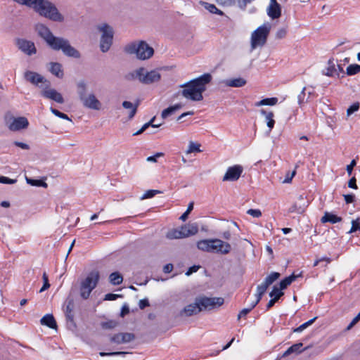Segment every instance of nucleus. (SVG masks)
<instances>
[{
    "mask_svg": "<svg viewBox=\"0 0 360 360\" xmlns=\"http://www.w3.org/2000/svg\"><path fill=\"white\" fill-rule=\"evenodd\" d=\"M34 30L38 36L46 42L51 49L56 51H61L68 57L80 58L81 54L79 51L70 44L68 39L56 37L49 27L44 24L37 23L34 27Z\"/></svg>",
    "mask_w": 360,
    "mask_h": 360,
    "instance_id": "f257e3e1",
    "label": "nucleus"
},
{
    "mask_svg": "<svg viewBox=\"0 0 360 360\" xmlns=\"http://www.w3.org/2000/svg\"><path fill=\"white\" fill-rule=\"evenodd\" d=\"M15 3L32 8L40 16L53 22H63L64 15L60 13L56 6L49 0H12Z\"/></svg>",
    "mask_w": 360,
    "mask_h": 360,
    "instance_id": "f03ea898",
    "label": "nucleus"
},
{
    "mask_svg": "<svg viewBox=\"0 0 360 360\" xmlns=\"http://www.w3.org/2000/svg\"><path fill=\"white\" fill-rule=\"evenodd\" d=\"M212 75L205 73L200 77L192 79L182 85L181 95L193 101H200L203 99L202 93L206 90V85L212 80Z\"/></svg>",
    "mask_w": 360,
    "mask_h": 360,
    "instance_id": "7ed1b4c3",
    "label": "nucleus"
},
{
    "mask_svg": "<svg viewBox=\"0 0 360 360\" xmlns=\"http://www.w3.org/2000/svg\"><path fill=\"white\" fill-rule=\"evenodd\" d=\"M124 51L129 55H136L139 60H147L151 58L154 53L153 49L145 41H134L127 44Z\"/></svg>",
    "mask_w": 360,
    "mask_h": 360,
    "instance_id": "20e7f679",
    "label": "nucleus"
},
{
    "mask_svg": "<svg viewBox=\"0 0 360 360\" xmlns=\"http://www.w3.org/2000/svg\"><path fill=\"white\" fill-rule=\"evenodd\" d=\"M161 75L157 70L147 72L144 68H139L134 72L126 75V79L131 80L138 79L139 81L144 84H150L160 81Z\"/></svg>",
    "mask_w": 360,
    "mask_h": 360,
    "instance_id": "39448f33",
    "label": "nucleus"
},
{
    "mask_svg": "<svg viewBox=\"0 0 360 360\" xmlns=\"http://www.w3.org/2000/svg\"><path fill=\"white\" fill-rule=\"evenodd\" d=\"M271 30L269 24H264L257 28L251 34V49L263 46L266 43Z\"/></svg>",
    "mask_w": 360,
    "mask_h": 360,
    "instance_id": "423d86ee",
    "label": "nucleus"
},
{
    "mask_svg": "<svg viewBox=\"0 0 360 360\" xmlns=\"http://www.w3.org/2000/svg\"><path fill=\"white\" fill-rule=\"evenodd\" d=\"M198 232V225L197 223L187 224L181 226L179 229L170 230L167 233L168 239L184 238L191 236L195 235Z\"/></svg>",
    "mask_w": 360,
    "mask_h": 360,
    "instance_id": "0eeeda50",
    "label": "nucleus"
},
{
    "mask_svg": "<svg viewBox=\"0 0 360 360\" xmlns=\"http://www.w3.org/2000/svg\"><path fill=\"white\" fill-rule=\"evenodd\" d=\"M5 124L11 131H17L27 129L29 126L28 120L25 117H15L10 112L4 116Z\"/></svg>",
    "mask_w": 360,
    "mask_h": 360,
    "instance_id": "6e6552de",
    "label": "nucleus"
},
{
    "mask_svg": "<svg viewBox=\"0 0 360 360\" xmlns=\"http://www.w3.org/2000/svg\"><path fill=\"white\" fill-rule=\"evenodd\" d=\"M98 30L102 33L100 40V49L103 53H105L110 49L112 44L113 30L108 24L99 25Z\"/></svg>",
    "mask_w": 360,
    "mask_h": 360,
    "instance_id": "1a4fd4ad",
    "label": "nucleus"
},
{
    "mask_svg": "<svg viewBox=\"0 0 360 360\" xmlns=\"http://www.w3.org/2000/svg\"><path fill=\"white\" fill-rule=\"evenodd\" d=\"M195 300L200 307V311L211 310L217 306L220 307L224 302L222 297H207L206 296H199L197 297Z\"/></svg>",
    "mask_w": 360,
    "mask_h": 360,
    "instance_id": "9d476101",
    "label": "nucleus"
},
{
    "mask_svg": "<svg viewBox=\"0 0 360 360\" xmlns=\"http://www.w3.org/2000/svg\"><path fill=\"white\" fill-rule=\"evenodd\" d=\"M74 300L72 297H68L63 304V309L65 315L67 326L69 328H74L76 327V323L74 320Z\"/></svg>",
    "mask_w": 360,
    "mask_h": 360,
    "instance_id": "9b49d317",
    "label": "nucleus"
},
{
    "mask_svg": "<svg viewBox=\"0 0 360 360\" xmlns=\"http://www.w3.org/2000/svg\"><path fill=\"white\" fill-rule=\"evenodd\" d=\"M24 79L34 85H38L39 83H44L45 86L46 85V87H49L50 86V82L45 79V77L36 72L30 70L25 71L24 72Z\"/></svg>",
    "mask_w": 360,
    "mask_h": 360,
    "instance_id": "f8f14e48",
    "label": "nucleus"
},
{
    "mask_svg": "<svg viewBox=\"0 0 360 360\" xmlns=\"http://www.w3.org/2000/svg\"><path fill=\"white\" fill-rule=\"evenodd\" d=\"M16 45L18 49L28 56H32L37 53V49L34 43L24 39H18L16 40Z\"/></svg>",
    "mask_w": 360,
    "mask_h": 360,
    "instance_id": "ddd939ff",
    "label": "nucleus"
},
{
    "mask_svg": "<svg viewBox=\"0 0 360 360\" xmlns=\"http://www.w3.org/2000/svg\"><path fill=\"white\" fill-rule=\"evenodd\" d=\"M243 171V168L240 165H234L233 167H230L228 168L226 172L225 173L222 181H237L242 172Z\"/></svg>",
    "mask_w": 360,
    "mask_h": 360,
    "instance_id": "4468645a",
    "label": "nucleus"
},
{
    "mask_svg": "<svg viewBox=\"0 0 360 360\" xmlns=\"http://www.w3.org/2000/svg\"><path fill=\"white\" fill-rule=\"evenodd\" d=\"M308 204L309 202L307 199L303 195H300L290 206L289 212L291 213L302 214L308 206Z\"/></svg>",
    "mask_w": 360,
    "mask_h": 360,
    "instance_id": "2eb2a0df",
    "label": "nucleus"
},
{
    "mask_svg": "<svg viewBox=\"0 0 360 360\" xmlns=\"http://www.w3.org/2000/svg\"><path fill=\"white\" fill-rule=\"evenodd\" d=\"M99 278V272L98 271H92L88 274L86 278L81 282V284L94 290L97 285Z\"/></svg>",
    "mask_w": 360,
    "mask_h": 360,
    "instance_id": "dca6fc26",
    "label": "nucleus"
},
{
    "mask_svg": "<svg viewBox=\"0 0 360 360\" xmlns=\"http://www.w3.org/2000/svg\"><path fill=\"white\" fill-rule=\"evenodd\" d=\"M41 94L42 96L51 99L58 103H64V99L62 95L53 89H49V87H46V85Z\"/></svg>",
    "mask_w": 360,
    "mask_h": 360,
    "instance_id": "f3484780",
    "label": "nucleus"
},
{
    "mask_svg": "<svg viewBox=\"0 0 360 360\" xmlns=\"http://www.w3.org/2000/svg\"><path fill=\"white\" fill-rule=\"evenodd\" d=\"M83 105L87 108L93 110H100L101 103L96 98L94 94H90L83 101H82Z\"/></svg>",
    "mask_w": 360,
    "mask_h": 360,
    "instance_id": "a211bd4d",
    "label": "nucleus"
},
{
    "mask_svg": "<svg viewBox=\"0 0 360 360\" xmlns=\"http://www.w3.org/2000/svg\"><path fill=\"white\" fill-rule=\"evenodd\" d=\"M135 335L130 333H120L115 334L110 338V341L117 344L127 343L134 340Z\"/></svg>",
    "mask_w": 360,
    "mask_h": 360,
    "instance_id": "6ab92c4d",
    "label": "nucleus"
},
{
    "mask_svg": "<svg viewBox=\"0 0 360 360\" xmlns=\"http://www.w3.org/2000/svg\"><path fill=\"white\" fill-rule=\"evenodd\" d=\"M214 252L217 253H221L223 255H226L230 252L231 250V246L229 243L224 242L220 239H214Z\"/></svg>",
    "mask_w": 360,
    "mask_h": 360,
    "instance_id": "aec40b11",
    "label": "nucleus"
},
{
    "mask_svg": "<svg viewBox=\"0 0 360 360\" xmlns=\"http://www.w3.org/2000/svg\"><path fill=\"white\" fill-rule=\"evenodd\" d=\"M214 245V239H205L198 241L197 247L200 250L214 252L215 249Z\"/></svg>",
    "mask_w": 360,
    "mask_h": 360,
    "instance_id": "412c9836",
    "label": "nucleus"
},
{
    "mask_svg": "<svg viewBox=\"0 0 360 360\" xmlns=\"http://www.w3.org/2000/svg\"><path fill=\"white\" fill-rule=\"evenodd\" d=\"M200 312V307L198 306L196 300L195 299V302L193 304H190L186 305L180 312V315H185L186 316H191L193 315L198 314Z\"/></svg>",
    "mask_w": 360,
    "mask_h": 360,
    "instance_id": "4be33fe9",
    "label": "nucleus"
},
{
    "mask_svg": "<svg viewBox=\"0 0 360 360\" xmlns=\"http://www.w3.org/2000/svg\"><path fill=\"white\" fill-rule=\"evenodd\" d=\"M49 70L51 74L57 77L58 78H63L64 76V72L63 70V66L60 63L58 62H51L49 64Z\"/></svg>",
    "mask_w": 360,
    "mask_h": 360,
    "instance_id": "5701e85b",
    "label": "nucleus"
},
{
    "mask_svg": "<svg viewBox=\"0 0 360 360\" xmlns=\"http://www.w3.org/2000/svg\"><path fill=\"white\" fill-rule=\"evenodd\" d=\"M259 112L261 115L264 116L266 125L269 127V131H271L275 124V120H274V112L272 111H267L264 109H261Z\"/></svg>",
    "mask_w": 360,
    "mask_h": 360,
    "instance_id": "b1692460",
    "label": "nucleus"
},
{
    "mask_svg": "<svg viewBox=\"0 0 360 360\" xmlns=\"http://www.w3.org/2000/svg\"><path fill=\"white\" fill-rule=\"evenodd\" d=\"M40 323L43 326H46L50 328L56 329L57 323L56 321L52 314H48L44 316L41 320Z\"/></svg>",
    "mask_w": 360,
    "mask_h": 360,
    "instance_id": "393cba45",
    "label": "nucleus"
},
{
    "mask_svg": "<svg viewBox=\"0 0 360 360\" xmlns=\"http://www.w3.org/2000/svg\"><path fill=\"white\" fill-rule=\"evenodd\" d=\"M139 102L137 101L136 103L135 104H133L130 101H124L122 102V107L124 108V109H129L130 111L129 112V120H131L134 115H136V112H137V108L139 107Z\"/></svg>",
    "mask_w": 360,
    "mask_h": 360,
    "instance_id": "a878e982",
    "label": "nucleus"
},
{
    "mask_svg": "<svg viewBox=\"0 0 360 360\" xmlns=\"http://www.w3.org/2000/svg\"><path fill=\"white\" fill-rule=\"evenodd\" d=\"M302 272H300L299 274L295 275V274H291L290 276L285 277L284 279L281 281L279 285L280 290H284L287 288L288 285H290L297 278L302 277Z\"/></svg>",
    "mask_w": 360,
    "mask_h": 360,
    "instance_id": "bb28decb",
    "label": "nucleus"
},
{
    "mask_svg": "<svg viewBox=\"0 0 360 360\" xmlns=\"http://www.w3.org/2000/svg\"><path fill=\"white\" fill-rule=\"evenodd\" d=\"M303 346V344L302 342L296 343L292 345L291 347H290L282 355V357H286L291 354H300L301 353L303 349H302V347ZM307 347L304 348V350L307 349Z\"/></svg>",
    "mask_w": 360,
    "mask_h": 360,
    "instance_id": "cd10ccee",
    "label": "nucleus"
},
{
    "mask_svg": "<svg viewBox=\"0 0 360 360\" xmlns=\"http://www.w3.org/2000/svg\"><path fill=\"white\" fill-rule=\"evenodd\" d=\"M246 83V80L242 77L227 79L225 81V84L227 86L231 87H242L245 86Z\"/></svg>",
    "mask_w": 360,
    "mask_h": 360,
    "instance_id": "c85d7f7f",
    "label": "nucleus"
},
{
    "mask_svg": "<svg viewBox=\"0 0 360 360\" xmlns=\"http://www.w3.org/2000/svg\"><path fill=\"white\" fill-rule=\"evenodd\" d=\"M183 107L181 103H177L174 105L169 106V108L165 109L162 113L161 117L162 119H166L169 116L173 115L176 111L179 110Z\"/></svg>",
    "mask_w": 360,
    "mask_h": 360,
    "instance_id": "c756f323",
    "label": "nucleus"
},
{
    "mask_svg": "<svg viewBox=\"0 0 360 360\" xmlns=\"http://www.w3.org/2000/svg\"><path fill=\"white\" fill-rule=\"evenodd\" d=\"M267 15L273 20L279 18L281 15V6H268Z\"/></svg>",
    "mask_w": 360,
    "mask_h": 360,
    "instance_id": "7c9ffc66",
    "label": "nucleus"
},
{
    "mask_svg": "<svg viewBox=\"0 0 360 360\" xmlns=\"http://www.w3.org/2000/svg\"><path fill=\"white\" fill-rule=\"evenodd\" d=\"M200 4L202 5L206 10H207L211 13H214L219 15H224V12L217 8L214 4H209L203 1H200Z\"/></svg>",
    "mask_w": 360,
    "mask_h": 360,
    "instance_id": "2f4dec72",
    "label": "nucleus"
},
{
    "mask_svg": "<svg viewBox=\"0 0 360 360\" xmlns=\"http://www.w3.org/2000/svg\"><path fill=\"white\" fill-rule=\"evenodd\" d=\"M77 94L80 101H83L86 96V84L84 81L77 83Z\"/></svg>",
    "mask_w": 360,
    "mask_h": 360,
    "instance_id": "473e14b6",
    "label": "nucleus"
},
{
    "mask_svg": "<svg viewBox=\"0 0 360 360\" xmlns=\"http://www.w3.org/2000/svg\"><path fill=\"white\" fill-rule=\"evenodd\" d=\"M110 283L114 285H120L123 281V277L119 272H113L109 276Z\"/></svg>",
    "mask_w": 360,
    "mask_h": 360,
    "instance_id": "72a5a7b5",
    "label": "nucleus"
},
{
    "mask_svg": "<svg viewBox=\"0 0 360 360\" xmlns=\"http://www.w3.org/2000/svg\"><path fill=\"white\" fill-rule=\"evenodd\" d=\"M280 277V274L278 272H272L266 276L262 283L266 287L269 288L275 281Z\"/></svg>",
    "mask_w": 360,
    "mask_h": 360,
    "instance_id": "f704fd0d",
    "label": "nucleus"
},
{
    "mask_svg": "<svg viewBox=\"0 0 360 360\" xmlns=\"http://www.w3.org/2000/svg\"><path fill=\"white\" fill-rule=\"evenodd\" d=\"M278 103V98L276 97L266 98L257 102L255 105L257 107L261 105H274Z\"/></svg>",
    "mask_w": 360,
    "mask_h": 360,
    "instance_id": "c9c22d12",
    "label": "nucleus"
},
{
    "mask_svg": "<svg viewBox=\"0 0 360 360\" xmlns=\"http://www.w3.org/2000/svg\"><path fill=\"white\" fill-rule=\"evenodd\" d=\"M321 221L322 223L330 222L331 224H335L338 222V216L326 212L324 215L322 217Z\"/></svg>",
    "mask_w": 360,
    "mask_h": 360,
    "instance_id": "e433bc0d",
    "label": "nucleus"
},
{
    "mask_svg": "<svg viewBox=\"0 0 360 360\" xmlns=\"http://www.w3.org/2000/svg\"><path fill=\"white\" fill-rule=\"evenodd\" d=\"M26 181L28 184L33 186H38V187H43V188H47L48 184L43 180L41 179H32L26 177Z\"/></svg>",
    "mask_w": 360,
    "mask_h": 360,
    "instance_id": "4c0bfd02",
    "label": "nucleus"
},
{
    "mask_svg": "<svg viewBox=\"0 0 360 360\" xmlns=\"http://www.w3.org/2000/svg\"><path fill=\"white\" fill-rule=\"evenodd\" d=\"M360 72V65L352 64L349 65L346 70V74L352 76Z\"/></svg>",
    "mask_w": 360,
    "mask_h": 360,
    "instance_id": "58836bf2",
    "label": "nucleus"
},
{
    "mask_svg": "<svg viewBox=\"0 0 360 360\" xmlns=\"http://www.w3.org/2000/svg\"><path fill=\"white\" fill-rule=\"evenodd\" d=\"M328 68L326 70H323V73L327 76H332L333 74L336 71L333 60L330 59L328 60Z\"/></svg>",
    "mask_w": 360,
    "mask_h": 360,
    "instance_id": "ea45409f",
    "label": "nucleus"
},
{
    "mask_svg": "<svg viewBox=\"0 0 360 360\" xmlns=\"http://www.w3.org/2000/svg\"><path fill=\"white\" fill-rule=\"evenodd\" d=\"M93 290H91L90 288L85 287L84 285L80 284V296L84 299L86 300L89 297L90 294Z\"/></svg>",
    "mask_w": 360,
    "mask_h": 360,
    "instance_id": "a19ab883",
    "label": "nucleus"
},
{
    "mask_svg": "<svg viewBox=\"0 0 360 360\" xmlns=\"http://www.w3.org/2000/svg\"><path fill=\"white\" fill-rule=\"evenodd\" d=\"M316 319H317V317L316 316V317L310 319L309 321L304 323L303 324L300 325L299 327L295 328L293 330V332H295V333H300V332H302L303 330L307 328L308 326H311L315 321V320Z\"/></svg>",
    "mask_w": 360,
    "mask_h": 360,
    "instance_id": "79ce46f5",
    "label": "nucleus"
},
{
    "mask_svg": "<svg viewBox=\"0 0 360 360\" xmlns=\"http://www.w3.org/2000/svg\"><path fill=\"white\" fill-rule=\"evenodd\" d=\"M200 145L199 143H195L192 141L189 143L188 148L186 151L187 153H191L195 152H201V150L200 149Z\"/></svg>",
    "mask_w": 360,
    "mask_h": 360,
    "instance_id": "37998d69",
    "label": "nucleus"
},
{
    "mask_svg": "<svg viewBox=\"0 0 360 360\" xmlns=\"http://www.w3.org/2000/svg\"><path fill=\"white\" fill-rule=\"evenodd\" d=\"M162 192L159 190H148L147 191L141 198V200L151 198L154 197L158 193H161Z\"/></svg>",
    "mask_w": 360,
    "mask_h": 360,
    "instance_id": "c03bdc74",
    "label": "nucleus"
},
{
    "mask_svg": "<svg viewBox=\"0 0 360 360\" xmlns=\"http://www.w3.org/2000/svg\"><path fill=\"white\" fill-rule=\"evenodd\" d=\"M359 109V103L358 102L354 103L347 110V116L349 117L354 112H356Z\"/></svg>",
    "mask_w": 360,
    "mask_h": 360,
    "instance_id": "a18cd8bd",
    "label": "nucleus"
},
{
    "mask_svg": "<svg viewBox=\"0 0 360 360\" xmlns=\"http://www.w3.org/2000/svg\"><path fill=\"white\" fill-rule=\"evenodd\" d=\"M42 278H43L44 284H43V286L41 287V288L40 289L39 292H42L43 291L47 290L50 287L48 276L45 272L43 274Z\"/></svg>",
    "mask_w": 360,
    "mask_h": 360,
    "instance_id": "49530a36",
    "label": "nucleus"
},
{
    "mask_svg": "<svg viewBox=\"0 0 360 360\" xmlns=\"http://www.w3.org/2000/svg\"><path fill=\"white\" fill-rule=\"evenodd\" d=\"M51 111L53 115H55L56 116H57L60 118L71 121V120L68 117V116L66 114L61 112L59 110H58L53 108H51Z\"/></svg>",
    "mask_w": 360,
    "mask_h": 360,
    "instance_id": "de8ad7c7",
    "label": "nucleus"
},
{
    "mask_svg": "<svg viewBox=\"0 0 360 360\" xmlns=\"http://www.w3.org/2000/svg\"><path fill=\"white\" fill-rule=\"evenodd\" d=\"M117 326V322L114 321H108L101 323V326L103 329H112Z\"/></svg>",
    "mask_w": 360,
    "mask_h": 360,
    "instance_id": "09e8293b",
    "label": "nucleus"
},
{
    "mask_svg": "<svg viewBox=\"0 0 360 360\" xmlns=\"http://www.w3.org/2000/svg\"><path fill=\"white\" fill-rule=\"evenodd\" d=\"M220 6H231L235 5L236 0H215Z\"/></svg>",
    "mask_w": 360,
    "mask_h": 360,
    "instance_id": "8fccbe9b",
    "label": "nucleus"
},
{
    "mask_svg": "<svg viewBox=\"0 0 360 360\" xmlns=\"http://www.w3.org/2000/svg\"><path fill=\"white\" fill-rule=\"evenodd\" d=\"M359 229H360V219H356V220H352V228L349 231V233L355 232Z\"/></svg>",
    "mask_w": 360,
    "mask_h": 360,
    "instance_id": "3c124183",
    "label": "nucleus"
},
{
    "mask_svg": "<svg viewBox=\"0 0 360 360\" xmlns=\"http://www.w3.org/2000/svg\"><path fill=\"white\" fill-rule=\"evenodd\" d=\"M17 182L16 179H10L6 176H0V183L5 184H13Z\"/></svg>",
    "mask_w": 360,
    "mask_h": 360,
    "instance_id": "603ef678",
    "label": "nucleus"
},
{
    "mask_svg": "<svg viewBox=\"0 0 360 360\" xmlns=\"http://www.w3.org/2000/svg\"><path fill=\"white\" fill-rule=\"evenodd\" d=\"M253 0H236V3L237 2L238 7L242 9L245 10L248 4H250Z\"/></svg>",
    "mask_w": 360,
    "mask_h": 360,
    "instance_id": "864d4df0",
    "label": "nucleus"
},
{
    "mask_svg": "<svg viewBox=\"0 0 360 360\" xmlns=\"http://www.w3.org/2000/svg\"><path fill=\"white\" fill-rule=\"evenodd\" d=\"M360 321V311L359 314L352 319L351 323L346 328V330H349L354 326H355Z\"/></svg>",
    "mask_w": 360,
    "mask_h": 360,
    "instance_id": "5fc2aeb1",
    "label": "nucleus"
},
{
    "mask_svg": "<svg viewBox=\"0 0 360 360\" xmlns=\"http://www.w3.org/2000/svg\"><path fill=\"white\" fill-rule=\"evenodd\" d=\"M247 213L256 218L262 216V212L259 210L250 209L247 211Z\"/></svg>",
    "mask_w": 360,
    "mask_h": 360,
    "instance_id": "6e6d98bb",
    "label": "nucleus"
},
{
    "mask_svg": "<svg viewBox=\"0 0 360 360\" xmlns=\"http://www.w3.org/2000/svg\"><path fill=\"white\" fill-rule=\"evenodd\" d=\"M122 295L113 294V293H108L105 295L104 300L111 301L115 300L118 297H121Z\"/></svg>",
    "mask_w": 360,
    "mask_h": 360,
    "instance_id": "4d7b16f0",
    "label": "nucleus"
},
{
    "mask_svg": "<svg viewBox=\"0 0 360 360\" xmlns=\"http://www.w3.org/2000/svg\"><path fill=\"white\" fill-rule=\"evenodd\" d=\"M287 30L285 28L279 29L276 33V39H283L286 36Z\"/></svg>",
    "mask_w": 360,
    "mask_h": 360,
    "instance_id": "13d9d810",
    "label": "nucleus"
},
{
    "mask_svg": "<svg viewBox=\"0 0 360 360\" xmlns=\"http://www.w3.org/2000/svg\"><path fill=\"white\" fill-rule=\"evenodd\" d=\"M252 309L253 308H252V305L249 308L243 309L238 315V319H240L242 316H246L251 311Z\"/></svg>",
    "mask_w": 360,
    "mask_h": 360,
    "instance_id": "bf43d9fd",
    "label": "nucleus"
},
{
    "mask_svg": "<svg viewBox=\"0 0 360 360\" xmlns=\"http://www.w3.org/2000/svg\"><path fill=\"white\" fill-rule=\"evenodd\" d=\"M164 154L162 153H157L155 155H152V156H149L147 158L146 160L148 162H157V158H160V157H162L163 156Z\"/></svg>",
    "mask_w": 360,
    "mask_h": 360,
    "instance_id": "052dcab7",
    "label": "nucleus"
},
{
    "mask_svg": "<svg viewBox=\"0 0 360 360\" xmlns=\"http://www.w3.org/2000/svg\"><path fill=\"white\" fill-rule=\"evenodd\" d=\"M13 144L17 146V147H19L22 149H24V150H29L30 149V146L27 143H22V142H20V141H15L13 142Z\"/></svg>",
    "mask_w": 360,
    "mask_h": 360,
    "instance_id": "680f3d73",
    "label": "nucleus"
},
{
    "mask_svg": "<svg viewBox=\"0 0 360 360\" xmlns=\"http://www.w3.org/2000/svg\"><path fill=\"white\" fill-rule=\"evenodd\" d=\"M305 90L306 88L304 87L301 91V93L298 95L297 99H298V103L300 105L302 104L304 102L305 98Z\"/></svg>",
    "mask_w": 360,
    "mask_h": 360,
    "instance_id": "e2e57ef3",
    "label": "nucleus"
},
{
    "mask_svg": "<svg viewBox=\"0 0 360 360\" xmlns=\"http://www.w3.org/2000/svg\"><path fill=\"white\" fill-rule=\"evenodd\" d=\"M347 204L352 203L354 200L355 195L354 194L343 195Z\"/></svg>",
    "mask_w": 360,
    "mask_h": 360,
    "instance_id": "0e129e2a",
    "label": "nucleus"
},
{
    "mask_svg": "<svg viewBox=\"0 0 360 360\" xmlns=\"http://www.w3.org/2000/svg\"><path fill=\"white\" fill-rule=\"evenodd\" d=\"M129 313V308L127 304H124L122 307L120 316L124 317L125 315Z\"/></svg>",
    "mask_w": 360,
    "mask_h": 360,
    "instance_id": "69168bd1",
    "label": "nucleus"
},
{
    "mask_svg": "<svg viewBox=\"0 0 360 360\" xmlns=\"http://www.w3.org/2000/svg\"><path fill=\"white\" fill-rule=\"evenodd\" d=\"M149 306V302L147 299H143L139 301V307L141 309Z\"/></svg>",
    "mask_w": 360,
    "mask_h": 360,
    "instance_id": "338daca9",
    "label": "nucleus"
},
{
    "mask_svg": "<svg viewBox=\"0 0 360 360\" xmlns=\"http://www.w3.org/2000/svg\"><path fill=\"white\" fill-rule=\"evenodd\" d=\"M267 288V287H266L263 283H262L257 286V292H259L260 295H264Z\"/></svg>",
    "mask_w": 360,
    "mask_h": 360,
    "instance_id": "774afa93",
    "label": "nucleus"
}]
</instances>
